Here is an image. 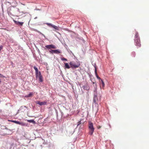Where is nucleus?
<instances>
[{"label":"nucleus","instance_id":"1","mask_svg":"<svg viewBox=\"0 0 149 149\" xmlns=\"http://www.w3.org/2000/svg\"><path fill=\"white\" fill-rule=\"evenodd\" d=\"M101 98V96H98V93L97 91V86L96 84H95V90H94L93 93V105L94 104L95 106L98 107V103L99 100H100Z\"/></svg>","mask_w":149,"mask_h":149},{"label":"nucleus","instance_id":"2","mask_svg":"<svg viewBox=\"0 0 149 149\" xmlns=\"http://www.w3.org/2000/svg\"><path fill=\"white\" fill-rule=\"evenodd\" d=\"M134 43L136 46L139 47L141 46L140 40L137 31H136L134 39Z\"/></svg>","mask_w":149,"mask_h":149},{"label":"nucleus","instance_id":"3","mask_svg":"<svg viewBox=\"0 0 149 149\" xmlns=\"http://www.w3.org/2000/svg\"><path fill=\"white\" fill-rule=\"evenodd\" d=\"M70 65L72 69H74L79 67L80 64L79 61H77L76 63L74 61H71L70 62Z\"/></svg>","mask_w":149,"mask_h":149},{"label":"nucleus","instance_id":"4","mask_svg":"<svg viewBox=\"0 0 149 149\" xmlns=\"http://www.w3.org/2000/svg\"><path fill=\"white\" fill-rule=\"evenodd\" d=\"M88 127L89 130V134L90 135H92L94 132L95 129L93 123L91 122H89Z\"/></svg>","mask_w":149,"mask_h":149},{"label":"nucleus","instance_id":"5","mask_svg":"<svg viewBox=\"0 0 149 149\" xmlns=\"http://www.w3.org/2000/svg\"><path fill=\"white\" fill-rule=\"evenodd\" d=\"M10 121L15 123L17 124H19L22 126H26L27 125L26 123H24L22 122H20L18 121L14 120H10Z\"/></svg>","mask_w":149,"mask_h":149},{"label":"nucleus","instance_id":"6","mask_svg":"<svg viewBox=\"0 0 149 149\" xmlns=\"http://www.w3.org/2000/svg\"><path fill=\"white\" fill-rule=\"evenodd\" d=\"M36 78L37 79L38 78V80L40 82H41L43 81L42 77L40 72L39 71L37 77L36 76Z\"/></svg>","mask_w":149,"mask_h":149},{"label":"nucleus","instance_id":"7","mask_svg":"<svg viewBox=\"0 0 149 149\" xmlns=\"http://www.w3.org/2000/svg\"><path fill=\"white\" fill-rule=\"evenodd\" d=\"M49 52L51 54H58L61 53V51L59 49L52 50L49 51Z\"/></svg>","mask_w":149,"mask_h":149},{"label":"nucleus","instance_id":"8","mask_svg":"<svg viewBox=\"0 0 149 149\" xmlns=\"http://www.w3.org/2000/svg\"><path fill=\"white\" fill-rule=\"evenodd\" d=\"M45 47L48 49H56V47L52 44L47 45L45 46Z\"/></svg>","mask_w":149,"mask_h":149},{"label":"nucleus","instance_id":"9","mask_svg":"<svg viewBox=\"0 0 149 149\" xmlns=\"http://www.w3.org/2000/svg\"><path fill=\"white\" fill-rule=\"evenodd\" d=\"M36 103L37 104H39L41 106L45 105L47 104V102L46 101L41 102L40 101H36Z\"/></svg>","mask_w":149,"mask_h":149},{"label":"nucleus","instance_id":"10","mask_svg":"<svg viewBox=\"0 0 149 149\" xmlns=\"http://www.w3.org/2000/svg\"><path fill=\"white\" fill-rule=\"evenodd\" d=\"M81 88H83L84 90L86 91L90 89V87L87 83L86 85L83 86Z\"/></svg>","mask_w":149,"mask_h":149},{"label":"nucleus","instance_id":"11","mask_svg":"<svg viewBox=\"0 0 149 149\" xmlns=\"http://www.w3.org/2000/svg\"><path fill=\"white\" fill-rule=\"evenodd\" d=\"M13 21L15 24L19 26H22L23 25V24L24 23V22H19L18 21H16L14 20H13Z\"/></svg>","mask_w":149,"mask_h":149},{"label":"nucleus","instance_id":"12","mask_svg":"<svg viewBox=\"0 0 149 149\" xmlns=\"http://www.w3.org/2000/svg\"><path fill=\"white\" fill-rule=\"evenodd\" d=\"M11 10L10 7L9 8L7 9L8 13L9 16H13V15L10 12V10Z\"/></svg>","mask_w":149,"mask_h":149},{"label":"nucleus","instance_id":"13","mask_svg":"<svg viewBox=\"0 0 149 149\" xmlns=\"http://www.w3.org/2000/svg\"><path fill=\"white\" fill-rule=\"evenodd\" d=\"M34 69L35 70L36 76L37 77L39 71L38 68L35 66H34Z\"/></svg>","mask_w":149,"mask_h":149},{"label":"nucleus","instance_id":"14","mask_svg":"<svg viewBox=\"0 0 149 149\" xmlns=\"http://www.w3.org/2000/svg\"><path fill=\"white\" fill-rule=\"evenodd\" d=\"M65 68L69 69L70 67L68 63H64Z\"/></svg>","mask_w":149,"mask_h":149},{"label":"nucleus","instance_id":"15","mask_svg":"<svg viewBox=\"0 0 149 149\" xmlns=\"http://www.w3.org/2000/svg\"><path fill=\"white\" fill-rule=\"evenodd\" d=\"M95 76L99 80H101V79L100 78V77H99L98 76L97 72V70H95Z\"/></svg>","mask_w":149,"mask_h":149},{"label":"nucleus","instance_id":"16","mask_svg":"<svg viewBox=\"0 0 149 149\" xmlns=\"http://www.w3.org/2000/svg\"><path fill=\"white\" fill-rule=\"evenodd\" d=\"M52 27L57 30H59V28H58V27L56 26L54 24L53 25Z\"/></svg>","mask_w":149,"mask_h":149},{"label":"nucleus","instance_id":"17","mask_svg":"<svg viewBox=\"0 0 149 149\" xmlns=\"http://www.w3.org/2000/svg\"><path fill=\"white\" fill-rule=\"evenodd\" d=\"M46 24L49 27H52V26L53 25V24L50 23H46Z\"/></svg>","mask_w":149,"mask_h":149},{"label":"nucleus","instance_id":"18","mask_svg":"<svg viewBox=\"0 0 149 149\" xmlns=\"http://www.w3.org/2000/svg\"><path fill=\"white\" fill-rule=\"evenodd\" d=\"M28 121L29 123H35V122L33 120H28Z\"/></svg>","mask_w":149,"mask_h":149},{"label":"nucleus","instance_id":"19","mask_svg":"<svg viewBox=\"0 0 149 149\" xmlns=\"http://www.w3.org/2000/svg\"><path fill=\"white\" fill-rule=\"evenodd\" d=\"M101 83L102 84V87H104V86L105 84H104V81H103V80L102 79L101 80Z\"/></svg>","mask_w":149,"mask_h":149},{"label":"nucleus","instance_id":"20","mask_svg":"<svg viewBox=\"0 0 149 149\" xmlns=\"http://www.w3.org/2000/svg\"><path fill=\"white\" fill-rule=\"evenodd\" d=\"M131 55L133 56L134 57L135 56V52H132V53H131Z\"/></svg>","mask_w":149,"mask_h":149},{"label":"nucleus","instance_id":"21","mask_svg":"<svg viewBox=\"0 0 149 149\" xmlns=\"http://www.w3.org/2000/svg\"><path fill=\"white\" fill-rule=\"evenodd\" d=\"M61 59L62 61H67V59L66 58H65L64 57L61 58Z\"/></svg>","mask_w":149,"mask_h":149},{"label":"nucleus","instance_id":"22","mask_svg":"<svg viewBox=\"0 0 149 149\" xmlns=\"http://www.w3.org/2000/svg\"><path fill=\"white\" fill-rule=\"evenodd\" d=\"M55 112H56V118H57V119H58V111H57V110H56V109H55Z\"/></svg>","mask_w":149,"mask_h":149},{"label":"nucleus","instance_id":"23","mask_svg":"<svg viewBox=\"0 0 149 149\" xmlns=\"http://www.w3.org/2000/svg\"><path fill=\"white\" fill-rule=\"evenodd\" d=\"M32 95L33 93H30L27 95V97H30V96Z\"/></svg>","mask_w":149,"mask_h":149},{"label":"nucleus","instance_id":"24","mask_svg":"<svg viewBox=\"0 0 149 149\" xmlns=\"http://www.w3.org/2000/svg\"><path fill=\"white\" fill-rule=\"evenodd\" d=\"M81 124V121L80 120L77 123V127H78V126L80 124Z\"/></svg>","mask_w":149,"mask_h":149},{"label":"nucleus","instance_id":"25","mask_svg":"<svg viewBox=\"0 0 149 149\" xmlns=\"http://www.w3.org/2000/svg\"><path fill=\"white\" fill-rule=\"evenodd\" d=\"M93 66H94L95 69V70H97V67L96 66V64L95 63H94L93 64Z\"/></svg>","mask_w":149,"mask_h":149},{"label":"nucleus","instance_id":"26","mask_svg":"<svg viewBox=\"0 0 149 149\" xmlns=\"http://www.w3.org/2000/svg\"><path fill=\"white\" fill-rule=\"evenodd\" d=\"M91 81L92 82V83L93 84H95V86H94V88H95V84H97L95 83V82L93 81L92 80V79H91ZM96 85L97 86V85Z\"/></svg>","mask_w":149,"mask_h":149},{"label":"nucleus","instance_id":"27","mask_svg":"<svg viewBox=\"0 0 149 149\" xmlns=\"http://www.w3.org/2000/svg\"><path fill=\"white\" fill-rule=\"evenodd\" d=\"M79 86H80V87H81V84H80L79 83Z\"/></svg>","mask_w":149,"mask_h":149},{"label":"nucleus","instance_id":"28","mask_svg":"<svg viewBox=\"0 0 149 149\" xmlns=\"http://www.w3.org/2000/svg\"><path fill=\"white\" fill-rule=\"evenodd\" d=\"M35 10H40V9H35Z\"/></svg>","mask_w":149,"mask_h":149},{"label":"nucleus","instance_id":"29","mask_svg":"<svg viewBox=\"0 0 149 149\" xmlns=\"http://www.w3.org/2000/svg\"><path fill=\"white\" fill-rule=\"evenodd\" d=\"M40 33L41 34H42V35H43L44 37H45V35L44 34H42V33Z\"/></svg>","mask_w":149,"mask_h":149},{"label":"nucleus","instance_id":"30","mask_svg":"<svg viewBox=\"0 0 149 149\" xmlns=\"http://www.w3.org/2000/svg\"><path fill=\"white\" fill-rule=\"evenodd\" d=\"M37 18V17H35V18H34V19H36Z\"/></svg>","mask_w":149,"mask_h":149},{"label":"nucleus","instance_id":"31","mask_svg":"<svg viewBox=\"0 0 149 149\" xmlns=\"http://www.w3.org/2000/svg\"><path fill=\"white\" fill-rule=\"evenodd\" d=\"M1 77H3V76L2 74V75H0Z\"/></svg>","mask_w":149,"mask_h":149},{"label":"nucleus","instance_id":"32","mask_svg":"<svg viewBox=\"0 0 149 149\" xmlns=\"http://www.w3.org/2000/svg\"><path fill=\"white\" fill-rule=\"evenodd\" d=\"M109 126L111 128V126L109 124Z\"/></svg>","mask_w":149,"mask_h":149},{"label":"nucleus","instance_id":"33","mask_svg":"<svg viewBox=\"0 0 149 149\" xmlns=\"http://www.w3.org/2000/svg\"><path fill=\"white\" fill-rule=\"evenodd\" d=\"M17 10L18 11H19V9L18 8L17 9Z\"/></svg>","mask_w":149,"mask_h":149},{"label":"nucleus","instance_id":"34","mask_svg":"<svg viewBox=\"0 0 149 149\" xmlns=\"http://www.w3.org/2000/svg\"><path fill=\"white\" fill-rule=\"evenodd\" d=\"M83 41H84H84H84V39H83Z\"/></svg>","mask_w":149,"mask_h":149},{"label":"nucleus","instance_id":"35","mask_svg":"<svg viewBox=\"0 0 149 149\" xmlns=\"http://www.w3.org/2000/svg\"><path fill=\"white\" fill-rule=\"evenodd\" d=\"M100 128V127H99V128H98L99 129V128Z\"/></svg>","mask_w":149,"mask_h":149},{"label":"nucleus","instance_id":"36","mask_svg":"<svg viewBox=\"0 0 149 149\" xmlns=\"http://www.w3.org/2000/svg\"><path fill=\"white\" fill-rule=\"evenodd\" d=\"M0 75H2V74H0Z\"/></svg>","mask_w":149,"mask_h":149}]
</instances>
